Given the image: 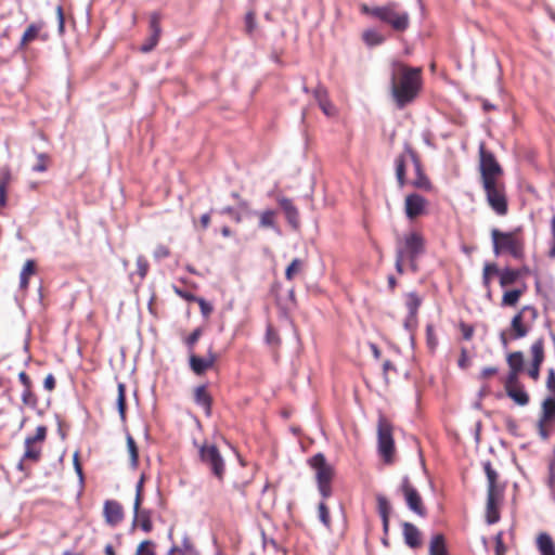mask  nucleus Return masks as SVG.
Here are the masks:
<instances>
[{
    "instance_id": "50",
    "label": "nucleus",
    "mask_w": 555,
    "mask_h": 555,
    "mask_svg": "<svg viewBox=\"0 0 555 555\" xmlns=\"http://www.w3.org/2000/svg\"><path fill=\"white\" fill-rule=\"evenodd\" d=\"M519 371L509 370L507 376L503 382L504 390L521 384L519 380Z\"/></svg>"
},
{
    "instance_id": "37",
    "label": "nucleus",
    "mask_w": 555,
    "mask_h": 555,
    "mask_svg": "<svg viewBox=\"0 0 555 555\" xmlns=\"http://www.w3.org/2000/svg\"><path fill=\"white\" fill-rule=\"evenodd\" d=\"M126 441H127V450H128L129 460H130V467L132 469H137L139 466V449H138L137 442L130 434L127 435Z\"/></svg>"
},
{
    "instance_id": "1",
    "label": "nucleus",
    "mask_w": 555,
    "mask_h": 555,
    "mask_svg": "<svg viewBox=\"0 0 555 555\" xmlns=\"http://www.w3.org/2000/svg\"><path fill=\"white\" fill-rule=\"evenodd\" d=\"M423 86L422 68L404 63L393 64L391 74V95L397 108L402 109L418 96Z\"/></svg>"
},
{
    "instance_id": "48",
    "label": "nucleus",
    "mask_w": 555,
    "mask_h": 555,
    "mask_svg": "<svg viewBox=\"0 0 555 555\" xmlns=\"http://www.w3.org/2000/svg\"><path fill=\"white\" fill-rule=\"evenodd\" d=\"M266 343L272 348H279L281 345V338L275 328L272 325H268L266 332Z\"/></svg>"
},
{
    "instance_id": "2",
    "label": "nucleus",
    "mask_w": 555,
    "mask_h": 555,
    "mask_svg": "<svg viewBox=\"0 0 555 555\" xmlns=\"http://www.w3.org/2000/svg\"><path fill=\"white\" fill-rule=\"evenodd\" d=\"M361 12L387 24L397 33H404L410 26L409 13L395 1L378 7L362 4Z\"/></svg>"
},
{
    "instance_id": "32",
    "label": "nucleus",
    "mask_w": 555,
    "mask_h": 555,
    "mask_svg": "<svg viewBox=\"0 0 555 555\" xmlns=\"http://www.w3.org/2000/svg\"><path fill=\"white\" fill-rule=\"evenodd\" d=\"M177 555H201L190 535H183L180 545L172 546Z\"/></svg>"
},
{
    "instance_id": "20",
    "label": "nucleus",
    "mask_w": 555,
    "mask_h": 555,
    "mask_svg": "<svg viewBox=\"0 0 555 555\" xmlns=\"http://www.w3.org/2000/svg\"><path fill=\"white\" fill-rule=\"evenodd\" d=\"M504 493L487 492L486 520L489 525L500 520V505Z\"/></svg>"
},
{
    "instance_id": "18",
    "label": "nucleus",
    "mask_w": 555,
    "mask_h": 555,
    "mask_svg": "<svg viewBox=\"0 0 555 555\" xmlns=\"http://www.w3.org/2000/svg\"><path fill=\"white\" fill-rule=\"evenodd\" d=\"M43 29V22H36L29 24L21 38L18 49L24 50L29 43H31L35 40L47 41L49 39V34L46 33Z\"/></svg>"
},
{
    "instance_id": "33",
    "label": "nucleus",
    "mask_w": 555,
    "mask_h": 555,
    "mask_svg": "<svg viewBox=\"0 0 555 555\" xmlns=\"http://www.w3.org/2000/svg\"><path fill=\"white\" fill-rule=\"evenodd\" d=\"M409 158V155L405 153V150L403 153L397 156L395 164H396V178L398 181V184L400 188H403L408 181H406V175H405V164L406 159Z\"/></svg>"
},
{
    "instance_id": "58",
    "label": "nucleus",
    "mask_w": 555,
    "mask_h": 555,
    "mask_svg": "<svg viewBox=\"0 0 555 555\" xmlns=\"http://www.w3.org/2000/svg\"><path fill=\"white\" fill-rule=\"evenodd\" d=\"M158 41L159 38L150 35L149 38L144 41V43L141 46L140 50L143 53L151 52L157 46Z\"/></svg>"
},
{
    "instance_id": "44",
    "label": "nucleus",
    "mask_w": 555,
    "mask_h": 555,
    "mask_svg": "<svg viewBox=\"0 0 555 555\" xmlns=\"http://www.w3.org/2000/svg\"><path fill=\"white\" fill-rule=\"evenodd\" d=\"M162 14L159 12H153L150 14V30L151 36L159 38L162 36Z\"/></svg>"
},
{
    "instance_id": "36",
    "label": "nucleus",
    "mask_w": 555,
    "mask_h": 555,
    "mask_svg": "<svg viewBox=\"0 0 555 555\" xmlns=\"http://www.w3.org/2000/svg\"><path fill=\"white\" fill-rule=\"evenodd\" d=\"M537 545L541 555H555V544L547 533H540Z\"/></svg>"
},
{
    "instance_id": "51",
    "label": "nucleus",
    "mask_w": 555,
    "mask_h": 555,
    "mask_svg": "<svg viewBox=\"0 0 555 555\" xmlns=\"http://www.w3.org/2000/svg\"><path fill=\"white\" fill-rule=\"evenodd\" d=\"M318 512H319V518L322 521V524L326 528H330V526H331L330 511H328L327 505L324 502H321L319 504Z\"/></svg>"
},
{
    "instance_id": "45",
    "label": "nucleus",
    "mask_w": 555,
    "mask_h": 555,
    "mask_svg": "<svg viewBox=\"0 0 555 555\" xmlns=\"http://www.w3.org/2000/svg\"><path fill=\"white\" fill-rule=\"evenodd\" d=\"M363 40L366 44L373 47L383 43L385 38L378 31L369 29L363 33Z\"/></svg>"
},
{
    "instance_id": "54",
    "label": "nucleus",
    "mask_w": 555,
    "mask_h": 555,
    "mask_svg": "<svg viewBox=\"0 0 555 555\" xmlns=\"http://www.w3.org/2000/svg\"><path fill=\"white\" fill-rule=\"evenodd\" d=\"M545 387L547 391L551 393L550 397H555V369L553 367H550L547 370Z\"/></svg>"
},
{
    "instance_id": "14",
    "label": "nucleus",
    "mask_w": 555,
    "mask_h": 555,
    "mask_svg": "<svg viewBox=\"0 0 555 555\" xmlns=\"http://www.w3.org/2000/svg\"><path fill=\"white\" fill-rule=\"evenodd\" d=\"M423 304V298L416 292H410L404 295V306L408 314L404 319V327L409 332H413L418 323V309Z\"/></svg>"
},
{
    "instance_id": "5",
    "label": "nucleus",
    "mask_w": 555,
    "mask_h": 555,
    "mask_svg": "<svg viewBox=\"0 0 555 555\" xmlns=\"http://www.w3.org/2000/svg\"><path fill=\"white\" fill-rule=\"evenodd\" d=\"M198 451V457L203 465L207 467L210 474L222 483L225 477L227 466L225 461L214 443L204 440L201 444L194 442Z\"/></svg>"
},
{
    "instance_id": "6",
    "label": "nucleus",
    "mask_w": 555,
    "mask_h": 555,
    "mask_svg": "<svg viewBox=\"0 0 555 555\" xmlns=\"http://www.w3.org/2000/svg\"><path fill=\"white\" fill-rule=\"evenodd\" d=\"M309 466L314 470L318 489L323 499L332 495V481L335 476L334 467L327 463L323 453H317L308 460Z\"/></svg>"
},
{
    "instance_id": "16",
    "label": "nucleus",
    "mask_w": 555,
    "mask_h": 555,
    "mask_svg": "<svg viewBox=\"0 0 555 555\" xmlns=\"http://www.w3.org/2000/svg\"><path fill=\"white\" fill-rule=\"evenodd\" d=\"M428 201L418 193H410L404 198V212L409 220L427 214Z\"/></svg>"
},
{
    "instance_id": "29",
    "label": "nucleus",
    "mask_w": 555,
    "mask_h": 555,
    "mask_svg": "<svg viewBox=\"0 0 555 555\" xmlns=\"http://www.w3.org/2000/svg\"><path fill=\"white\" fill-rule=\"evenodd\" d=\"M313 93H314V98L318 101V104H319L320 108L323 111V113L327 116L333 115L335 108L328 99L326 89L322 86H318Z\"/></svg>"
},
{
    "instance_id": "57",
    "label": "nucleus",
    "mask_w": 555,
    "mask_h": 555,
    "mask_svg": "<svg viewBox=\"0 0 555 555\" xmlns=\"http://www.w3.org/2000/svg\"><path fill=\"white\" fill-rule=\"evenodd\" d=\"M498 372H499L498 367L487 366L480 371L477 378L479 380H487V379H490L491 377L495 376L498 374Z\"/></svg>"
},
{
    "instance_id": "62",
    "label": "nucleus",
    "mask_w": 555,
    "mask_h": 555,
    "mask_svg": "<svg viewBox=\"0 0 555 555\" xmlns=\"http://www.w3.org/2000/svg\"><path fill=\"white\" fill-rule=\"evenodd\" d=\"M552 425L551 424H542L541 420L539 418L538 420V430H539V435L543 438V439H547L550 437V427Z\"/></svg>"
},
{
    "instance_id": "11",
    "label": "nucleus",
    "mask_w": 555,
    "mask_h": 555,
    "mask_svg": "<svg viewBox=\"0 0 555 555\" xmlns=\"http://www.w3.org/2000/svg\"><path fill=\"white\" fill-rule=\"evenodd\" d=\"M47 437V427L38 426L36 434L25 439V451L23 457L18 464V467L23 469L26 462L37 463L41 459L42 443Z\"/></svg>"
},
{
    "instance_id": "3",
    "label": "nucleus",
    "mask_w": 555,
    "mask_h": 555,
    "mask_svg": "<svg viewBox=\"0 0 555 555\" xmlns=\"http://www.w3.org/2000/svg\"><path fill=\"white\" fill-rule=\"evenodd\" d=\"M491 238L495 255L507 253L515 259H522L525 257V237L521 228L509 232L493 229L491 231Z\"/></svg>"
},
{
    "instance_id": "13",
    "label": "nucleus",
    "mask_w": 555,
    "mask_h": 555,
    "mask_svg": "<svg viewBox=\"0 0 555 555\" xmlns=\"http://www.w3.org/2000/svg\"><path fill=\"white\" fill-rule=\"evenodd\" d=\"M218 361V354L209 347L205 357H199L195 352L189 354V365L191 371L197 375H204L208 370H211Z\"/></svg>"
},
{
    "instance_id": "31",
    "label": "nucleus",
    "mask_w": 555,
    "mask_h": 555,
    "mask_svg": "<svg viewBox=\"0 0 555 555\" xmlns=\"http://www.w3.org/2000/svg\"><path fill=\"white\" fill-rule=\"evenodd\" d=\"M527 286L524 284L519 288L508 289L504 292L501 300L502 307H515L520 297L525 294Z\"/></svg>"
},
{
    "instance_id": "9",
    "label": "nucleus",
    "mask_w": 555,
    "mask_h": 555,
    "mask_svg": "<svg viewBox=\"0 0 555 555\" xmlns=\"http://www.w3.org/2000/svg\"><path fill=\"white\" fill-rule=\"evenodd\" d=\"M377 442L378 452L384 462L390 464L395 456L393 426L391 422L383 414L379 415L377 422Z\"/></svg>"
},
{
    "instance_id": "49",
    "label": "nucleus",
    "mask_w": 555,
    "mask_h": 555,
    "mask_svg": "<svg viewBox=\"0 0 555 555\" xmlns=\"http://www.w3.org/2000/svg\"><path fill=\"white\" fill-rule=\"evenodd\" d=\"M203 330L201 327H197L189 336L184 338L183 341L189 349V354H191V352H194V347L198 339L201 338Z\"/></svg>"
},
{
    "instance_id": "43",
    "label": "nucleus",
    "mask_w": 555,
    "mask_h": 555,
    "mask_svg": "<svg viewBox=\"0 0 555 555\" xmlns=\"http://www.w3.org/2000/svg\"><path fill=\"white\" fill-rule=\"evenodd\" d=\"M36 262L34 260H27L21 272V286L27 287L29 278L35 274Z\"/></svg>"
},
{
    "instance_id": "63",
    "label": "nucleus",
    "mask_w": 555,
    "mask_h": 555,
    "mask_svg": "<svg viewBox=\"0 0 555 555\" xmlns=\"http://www.w3.org/2000/svg\"><path fill=\"white\" fill-rule=\"evenodd\" d=\"M143 494H144V485L138 481L137 486H135V499H134L133 504H135L137 506H138V504H142Z\"/></svg>"
},
{
    "instance_id": "56",
    "label": "nucleus",
    "mask_w": 555,
    "mask_h": 555,
    "mask_svg": "<svg viewBox=\"0 0 555 555\" xmlns=\"http://www.w3.org/2000/svg\"><path fill=\"white\" fill-rule=\"evenodd\" d=\"M495 542V554L494 555H505L506 546L503 542V532L500 531L494 537Z\"/></svg>"
},
{
    "instance_id": "22",
    "label": "nucleus",
    "mask_w": 555,
    "mask_h": 555,
    "mask_svg": "<svg viewBox=\"0 0 555 555\" xmlns=\"http://www.w3.org/2000/svg\"><path fill=\"white\" fill-rule=\"evenodd\" d=\"M194 401L197 405H199L204 409L206 416L209 417L211 415L212 397L208 392L206 385H201V386L195 387Z\"/></svg>"
},
{
    "instance_id": "19",
    "label": "nucleus",
    "mask_w": 555,
    "mask_h": 555,
    "mask_svg": "<svg viewBox=\"0 0 555 555\" xmlns=\"http://www.w3.org/2000/svg\"><path fill=\"white\" fill-rule=\"evenodd\" d=\"M103 516L106 524L112 527L117 526L125 516L122 505L116 500H106L103 506Z\"/></svg>"
},
{
    "instance_id": "38",
    "label": "nucleus",
    "mask_w": 555,
    "mask_h": 555,
    "mask_svg": "<svg viewBox=\"0 0 555 555\" xmlns=\"http://www.w3.org/2000/svg\"><path fill=\"white\" fill-rule=\"evenodd\" d=\"M11 361L14 362V364L16 366L14 375L18 377V379L25 386L26 389H29L30 385H31L30 376L24 369L23 359H18L17 361H15V359H11V358L7 359V362H11Z\"/></svg>"
},
{
    "instance_id": "53",
    "label": "nucleus",
    "mask_w": 555,
    "mask_h": 555,
    "mask_svg": "<svg viewBox=\"0 0 555 555\" xmlns=\"http://www.w3.org/2000/svg\"><path fill=\"white\" fill-rule=\"evenodd\" d=\"M138 274L141 279H144L149 272L150 263L144 256H138L137 258Z\"/></svg>"
},
{
    "instance_id": "4",
    "label": "nucleus",
    "mask_w": 555,
    "mask_h": 555,
    "mask_svg": "<svg viewBox=\"0 0 555 555\" xmlns=\"http://www.w3.org/2000/svg\"><path fill=\"white\" fill-rule=\"evenodd\" d=\"M396 253L408 259L413 272H416L417 260L426 253V238L420 231H410L397 238Z\"/></svg>"
},
{
    "instance_id": "26",
    "label": "nucleus",
    "mask_w": 555,
    "mask_h": 555,
    "mask_svg": "<svg viewBox=\"0 0 555 555\" xmlns=\"http://www.w3.org/2000/svg\"><path fill=\"white\" fill-rule=\"evenodd\" d=\"M376 501H377V511H378V514H379V516L382 518V522H383L384 534L388 535L389 516H390V512H391L390 503H389L388 499L383 494H378L376 496Z\"/></svg>"
},
{
    "instance_id": "42",
    "label": "nucleus",
    "mask_w": 555,
    "mask_h": 555,
    "mask_svg": "<svg viewBox=\"0 0 555 555\" xmlns=\"http://www.w3.org/2000/svg\"><path fill=\"white\" fill-rule=\"evenodd\" d=\"M507 364L509 370L522 371L524 367V354L521 351H514L507 356Z\"/></svg>"
},
{
    "instance_id": "41",
    "label": "nucleus",
    "mask_w": 555,
    "mask_h": 555,
    "mask_svg": "<svg viewBox=\"0 0 555 555\" xmlns=\"http://www.w3.org/2000/svg\"><path fill=\"white\" fill-rule=\"evenodd\" d=\"M305 267V261L299 258L293 259L289 266L285 270V278L292 281L297 274H299Z\"/></svg>"
},
{
    "instance_id": "21",
    "label": "nucleus",
    "mask_w": 555,
    "mask_h": 555,
    "mask_svg": "<svg viewBox=\"0 0 555 555\" xmlns=\"http://www.w3.org/2000/svg\"><path fill=\"white\" fill-rule=\"evenodd\" d=\"M402 534L404 538L405 544L411 548H418L422 545V533L418 528L409 522H402Z\"/></svg>"
},
{
    "instance_id": "25",
    "label": "nucleus",
    "mask_w": 555,
    "mask_h": 555,
    "mask_svg": "<svg viewBox=\"0 0 555 555\" xmlns=\"http://www.w3.org/2000/svg\"><path fill=\"white\" fill-rule=\"evenodd\" d=\"M539 418L542 424H555V397H545L543 399Z\"/></svg>"
},
{
    "instance_id": "46",
    "label": "nucleus",
    "mask_w": 555,
    "mask_h": 555,
    "mask_svg": "<svg viewBox=\"0 0 555 555\" xmlns=\"http://www.w3.org/2000/svg\"><path fill=\"white\" fill-rule=\"evenodd\" d=\"M546 486L555 499V457L550 460L547 466Z\"/></svg>"
},
{
    "instance_id": "17",
    "label": "nucleus",
    "mask_w": 555,
    "mask_h": 555,
    "mask_svg": "<svg viewBox=\"0 0 555 555\" xmlns=\"http://www.w3.org/2000/svg\"><path fill=\"white\" fill-rule=\"evenodd\" d=\"M530 352H531L532 359H531V363L527 370V374L533 382H538V379L540 378L541 365L545 358L543 338L537 339L531 345Z\"/></svg>"
},
{
    "instance_id": "27",
    "label": "nucleus",
    "mask_w": 555,
    "mask_h": 555,
    "mask_svg": "<svg viewBox=\"0 0 555 555\" xmlns=\"http://www.w3.org/2000/svg\"><path fill=\"white\" fill-rule=\"evenodd\" d=\"M505 393L519 406H526L530 402V395L522 384L505 389Z\"/></svg>"
},
{
    "instance_id": "10",
    "label": "nucleus",
    "mask_w": 555,
    "mask_h": 555,
    "mask_svg": "<svg viewBox=\"0 0 555 555\" xmlns=\"http://www.w3.org/2000/svg\"><path fill=\"white\" fill-rule=\"evenodd\" d=\"M479 172L480 183L485 181L503 179L504 170L494 154L487 150L486 144H479Z\"/></svg>"
},
{
    "instance_id": "55",
    "label": "nucleus",
    "mask_w": 555,
    "mask_h": 555,
    "mask_svg": "<svg viewBox=\"0 0 555 555\" xmlns=\"http://www.w3.org/2000/svg\"><path fill=\"white\" fill-rule=\"evenodd\" d=\"M426 339H427V345L429 346V348L431 350H434L438 344V339L435 334L434 325H431V324H427V326H426Z\"/></svg>"
},
{
    "instance_id": "64",
    "label": "nucleus",
    "mask_w": 555,
    "mask_h": 555,
    "mask_svg": "<svg viewBox=\"0 0 555 555\" xmlns=\"http://www.w3.org/2000/svg\"><path fill=\"white\" fill-rule=\"evenodd\" d=\"M551 233H552V246L548 251V256L555 257V215L551 219Z\"/></svg>"
},
{
    "instance_id": "60",
    "label": "nucleus",
    "mask_w": 555,
    "mask_h": 555,
    "mask_svg": "<svg viewBox=\"0 0 555 555\" xmlns=\"http://www.w3.org/2000/svg\"><path fill=\"white\" fill-rule=\"evenodd\" d=\"M170 255V250L166 245L159 244L154 250V257L156 259L167 258Z\"/></svg>"
},
{
    "instance_id": "12",
    "label": "nucleus",
    "mask_w": 555,
    "mask_h": 555,
    "mask_svg": "<svg viewBox=\"0 0 555 555\" xmlns=\"http://www.w3.org/2000/svg\"><path fill=\"white\" fill-rule=\"evenodd\" d=\"M405 153L409 155L415 170V178L411 180L410 184L417 190L430 192L433 183L424 171L418 154L410 144H405Z\"/></svg>"
},
{
    "instance_id": "40",
    "label": "nucleus",
    "mask_w": 555,
    "mask_h": 555,
    "mask_svg": "<svg viewBox=\"0 0 555 555\" xmlns=\"http://www.w3.org/2000/svg\"><path fill=\"white\" fill-rule=\"evenodd\" d=\"M117 409L120 416V420L122 422L126 421V385L122 383H119L117 385Z\"/></svg>"
},
{
    "instance_id": "59",
    "label": "nucleus",
    "mask_w": 555,
    "mask_h": 555,
    "mask_svg": "<svg viewBox=\"0 0 555 555\" xmlns=\"http://www.w3.org/2000/svg\"><path fill=\"white\" fill-rule=\"evenodd\" d=\"M460 330L465 340H470L474 335V326L464 322L460 323Z\"/></svg>"
},
{
    "instance_id": "39",
    "label": "nucleus",
    "mask_w": 555,
    "mask_h": 555,
    "mask_svg": "<svg viewBox=\"0 0 555 555\" xmlns=\"http://www.w3.org/2000/svg\"><path fill=\"white\" fill-rule=\"evenodd\" d=\"M259 228L276 229V211L272 209L259 212Z\"/></svg>"
},
{
    "instance_id": "7",
    "label": "nucleus",
    "mask_w": 555,
    "mask_h": 555,
    "mask_svg": "<svg viewBox=\"0 0 555 555\" xmlns=\"http://www.w3.org/2000/svg\"><path fill=\"white\" fill-rule=\"evenodd\" d=\"M487 204L498 216L508 212V198L503 179L485 181L481 183Z\"/></svg>"
},
{
    "instance_id": "24",
    "label": "nucleus",
    "mask_w": 555,
    "mask_h": 555,
    "mask_svg": "<svg viewBox=\"0 0 555 555\" xmlns=\"http://www.w3.org/2000/svg\"><path fill=\"white\" fill-rule=\"evenodd\" d=\"M483 469L488 481L487 492L504 493V486L499 483V474L489 461L483 463Z\"/></svg>"
},
{
    "instance_id": "15",
    "label": "nucleus",
    "mask_w": 555,
    "mask_h": 555,
    "mask_svg": "<svg viewBox=\"0 0 555 555\" xmlns=\"http://www.w3.org/2000/svg\"><path fill=\"white\" fill-rule=\"evenodd\" d=\"M401 491L404 495L409 508L421 517L426 515V508L423 504L418 491L412 486L409 478L405 477L401 483Z\"/></svg>"
},
{
    "instance_id": "47",
    "label": "nucleus",
    "mask_w": 555,
    "mask_h": 555,
    "mask_svg": "<svg viewBox=\"0 0 555 555\" xmlns=\"http://www.w3.org/2000/svg\"><path fill=\"white\" fill-rule=\"evenodd\" d=\"M156 544L152 540L142 541L135 551L134 555H155Z\"/></svg>"
},
{
    "instance_id": "34",
    "label": "nucleus",
    "mask_w": 555,
    "mask_h": 555,
    "mask_svg": "<svg viewBox=\"0 0 555 555\" xmlns=\"http://www.w3.org/2000/svg\"><path fill=\"white\" fill-rule=\"evenodd\" d=\"M499 267L494 262H486L482 270V284L488 292L491 294V281L494 275L499 276Z\"/></svg>"
},
{
    "instance_id": "8",
    "label": "nucleus",
    "mask_w": 555,
    "mask_h": 555,
    "mask_svg": "<svg viewBox=\"0 0 555 555\" xmlns=\"http://www.w3.org/2000/svg\"><path fill=\"white\" fill-rule=\"evenodd\" d=\"M538 310L535 307L527 305L519 309V311L512 318L509 326V339H521L526 337L534 322L538 319Z\"/></svg>"
},
{
    "instance_id": "52",
    "label": "nucleus",
    "mask_w": 555,
    "mask_h": 555,
    "mask_svg": "<svg viewBox=\"0 0 555 555\" xmlns=\"http://www.w3.org/2000/svg\"><path fill=\"white\" fill-rule=\"evenodd\" d=\"M49 165V156L47 154H38L37 162L34 165L33 169L37 172H43L48 169Z\"/></svg>"
},
{
    "instance_id": "35",
    "label": "nucleus",
    "mask_w": 555,
    "mask_h": 555,
    "mask_svg": "<svg viewBox=\"0 0 555 555\" xmlns=\"http://www.w3.org/2000/svg\"><path fill=\"white\" fill-rule=\"evenodd\" d=\"M429 555H449L443 534H435L429 543Z\"/></svg>"
},
{
    "instance_id": "23",
    "label": "nucleus",
    "mask_w": 555,
    "mask_h": 555,
    "mask_svg": "<svg viewBox=\"0 0 555 555\" xmlns=\"http://www.w3.org/2000/svg\"><path fill=\"white\" fill-rule=\"evenodd\" d=\"M142 504H133V524H138L144 532H151L153 529L152 513L149 509L141 508Z\"/></svg>"
},
{
    "instance_id": "30",
    "label": "nucleus",
    "mask_w": 555,
    "mask_h": 555,
    "mask_svg": "<svg viewBox=\"0 0 555 555\" xmlns=\"http://www.w3.org/2000/svg\"><path fill=\"white\" fill-rule=\"evenodd\" d=\"M520 278H522V270L504 268L499 271V283L503 288L515 284Z\"/></svg>"
},
{
    "instance_id": "28",
    "label": "nucleus",
    "mask_w": 555,
    "mask_h": 555,
    "mask_svg": "<svg viewBox=\"0 0 555 555\" xmlns=\"http://www.w3.org/2000/svg\"><path fill=\"white\" fill-rule=\"evenodd\" d=\"M279 204L283 209L288 223L292 227L297 228L299 225V214L293 202L289 198L282 197L279 199Z\"/></svg>"
},
{
    "instance_id": "61",
    "label": "nucleus",
    "mask_w": 555,
    "mask_h": 555,
    "mask_svg": "<svg viewBox=\"0 0 555 555\" xmlns=\"http://www.w3.org/2000/svg\"><path fill=\"white\" fill-rule=\"evenodd\" d=\"M196 302L198 304L201 312L204 317H208L212 312V306L204 298L196 299Z\"/></svg>"
}]
</instances>
